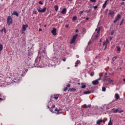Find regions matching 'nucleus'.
<instances>
[{"label": "nucleus", "mask_w": 125, "mask_h": 125, "mask_svg": "<svg viewBox=\"0 0 125 125\" xmlns=\"http://www.w3.org/2000/svg\"><path fill=\"white\" fill-rule=\"evenodd\" d=\"M13 20L12 18L10 16H9L7 17V24L8 25V26H10L11 24H12Z\"/></svg>", "instance_id": "1"}, {"label": "nucleus", "mask_w": 125, "mask_h": 125, "mask_svg": "<svg viewBox=\"0 0 125 125\" xmlns=\"http://www.w3.org/2000/svg\"><path fill=\"white\" fill-rule=\"evenodd\" d=\"M37 10L38 12H40V13H43V12H45V10H46V8L44 7L43 9H42L41 7H39L38 8H37Z\"/></svg>", "instance_id": "2"}, {"label": "nucleus", "mask_w": 125, "mask_h": 125, "mask_svg": "<svg viewBox=\"0 0 125 125\" xmlns=\"http://www.w3.org/2000/svg\"><path fill=\"white\" fill-rule=\"evenodd\" d=\"M77 38H78V35H75L73 36L72 39L71 40L70 43L72 44L76 42V40H77Z\"/></svg>", "instance_id": "3"}, {"label": "nucleus", "mask_w": 125, "mask_h": 125, "mask_svg": "<svg viewBox=\"0 0 125 125\" xmlns=\"http://www.w3.org/2000/svg\"><path fill=\"white\" fill-rule=\"evenodd\" d=\"M109 43V39H106V41H104L103 43V46H105L104 47V49H106V48H107V44Z\"/></svg>", "instance_id": "4"}, {"label": "nucleus", "mask_w": 125, "mask_h": 125, "mask_svg": "<svg viewBox=\"0 0 125 125\" xmlns=\"http://www.w3.org/2000/svg\"><path fill=\"white\" fill-rule=\"evenodd\" d=\"M124 110L119 108L114 110L113 113H123Z\"/></svg>", "instance_id": "5"}, {"label": "nucleus", "mask_w": 125, "mask_h": 125, "mask_svg": "<svg viewBox=\"0 0 125 125\" xmlns=\"http://www.w3.org/2000/svg\"><path fill=\"white\" fill-rule=\"evenodd\" d=\"M121 19V15H117V17L115 18V20L113 21V23H117V21Z\"/></svg>", "instance_id": "6"}, {"label": "nucleus", "mask_w": 125, "mask_h": 125, "mask_svg": "<svg viewBox=\"0 0 125 125\" xmlns=\"http://www.w3.org/2000/svg\"><path fill=\"white\" fill-rule=\"evenodd\" d=\"M55 114H57V115H60V114H62V113H63V112L62 111H60V110H58L57 108H56L55 109Z\"/></svg>", "instance_id": "7"}, {"label": "nucleus", "mask_w": 125, "mask_h": 125, "mask_svg": "<svg viewBox=\"0 0 125 125\" xmlns=\"http://www.w3.org/2000/svg\"><path fill=\"white\" fill-rule=\"evenodd\" d=\"M51 33L53 36H56V28H53Z\"/></svg>", "instance_id": "8"}, {"label": "nucleus", "mask_w": 125, "mask_h": 125, "mask_svg": "<svg viewBox=\"0 0 125 125\" xmlns=\"http://www.w3.org/2000/svg\"><path fill=\"white\" fill-rule=\"evenodd\" d=\"M66 12H67V9L64 8L61 12V13H62V14H66Z\"/></svg>", "instance_id": "9"}, {"label": "nucleus", "mask_w": 125, "mask_h": 125, "mask_svg": "<svg viewBox=\"0 0 125 125\" xmlns=\"http://www.w3.org/2000/svg\"><path fill=\"white\" fill-rule=\"evenodd\" d=\"M26 28H28V24L22 25V31H23V32H25V31H26Z\"/></svg>", "instance_id": "10"}, {"label": "nucleus", "mask_w": 125, "mask_h": 125, "mask_svg": "<svg viewBox=\"0 0 125 125\" xmlns=\"http://www.w3.org/2000/svg\"><path fill=\"white\" fill-rule=\"evenodd\" d=\"M14 77L15 78L16 80H19V75L17 73H15L14 74Z\"/></svg>", "instance_id": "11"}, {"label": "nucleus", "mask_w": 125, "mask_h": 125, "mask_svg": "<svg viewBox=\"0 0 125 125\" xmlns=\"http://www.w3.org/2000/svg\"><path fill=\"white\" fill-rule=\"evenodd\" d=\"M92 83L93 84H94V85H96L97 84H98V83H99V82H98V80H95L93 81L92 82Z\"/></svg>", "instance_id": "12"}, {"label": "nucleus", "mask_w": 125, "mask_h": 125, "mask_svg": "<svg viewBox=\"0 0 125 125\" xmlns=\"http://www.w3.org/2000/svg\"><path fill=\"white\" fill-rule=\"evenodd\" d=\"M101 123H103V120L102 119H100L97 121V125H100L101 124Z\"/></svg>", "instance_id": "13"}, {"label": "nucleus", "mask_w": 125, "mask_h": 125, "mask_svg": "<svg viewBox=\"0 0 125 125\" xmlns=\"http://www.w3.org/2000/svg\"><path fill=\"white\" fill-rule=\"evenodd\" d=\"M81 63V61L80 60L77 61V62H75V67H78V65Z\"/></svg>", "instance_id": "14"}, {"label": "nucleus", "mask_w": 125, "mask_h": 125, "mask_svg": "<svg viewBox=\"0 0 125 125\" xmlns=\"http://www.w3.org/2000/svg\"><path fill=\"white\" fill-rule=\"evenodd\" d=\"M91 107V105L88 104V105H86V104H84L83 105V107L86 108H90Z\"/></svg>", "instance_id": "15"}, {"label": "nucleus", "mask_w": 125, "mask_h": 125, "mask_svg": "<svg viewBox=\"0 0 125 125\" xmlns=\"http://www.w3.org/2000/svg\"><path fill=\"white\" fill-rule=\"evenodd\" d=\"M108 14L109 15H114V14H115V12L113 11L109 10Z\"/></svg>", "instance_id": "16"}, {"label": "nucleus", "mask_w": 125, "mask_h": 125, "mask_svg": "<svg viewBox=\"0 0 125 125\" xmlns=\"http://www.w3.org/2000/svg\"><path fill=\"white\" fill-rule=\"evenodd\" d=\"M58 96H52L51 97V99H52L53 98H54V99H55L56 100H57V99H58Z\"/></svg>", "instance_id": "17"}, {"label": "nucleus", "mask_w": 125, "mask_h": 125, "mask_svg": "<svg viewBox=\"0 0 125 125\" xmlns=\"http://www.w3.org/2000/svg\"><path fill=\"white\" fill-rule=\"evenodd\" d=\"M115 96L116 100H118V99H120V96H119V94H118L117 93L115 94Z\"/></svg>", "instance_id": "18"}, {"label": "nucleus", "mask_w": 125, "mask_h": 125, "mask_svg": "<svg viewBox=\"0 0 125 125\" xmlns=\"http://www.w3.org/2000/svg\"><path fill=\"white\" fill-rule=\"evenodd\" d=\"M13 15H16V16H17V17H18V16H19V15L18 14V13H17V12L16 11H14L13 13Z\"/></svg>", "instance_id": "19"}, {"label": "nucleus", "mask_w": 125, "mask_h": 125, "mask_svg": "<svg viewBox=\"0 0 125 125\" xmlns=\"http://www.w3.org/2000/svg\"><path fill=\"white\" fill-rule=\"evenodd\" d=\"M95 31L97 32V34L100 33V28H96Z\"/></svg>", "instance_id": "20"}, {"label": "nucleus", "mask_w": 125, "mask_h": 125, "mask_svg": "<svg viewBox=\"0 0 125 125\" xmlns=\"http://www.w3.org/2000/svg\"><path fill=\"white\" fill-rule=\"evenodd\" d=\"M81 84L82 85V86L81 87L82 88H85V86H86L85 83H82Z\"/></svg>", "instance_id": "21"}, {"label": "nucleus", "mask_w": 125, "mask_h": 125, "mask_svg": "<svg viewBox=\"0 0 125 125\" xmlns=\"http://www.w3.org/2000/svg\"><path fill=\"white\" fill-rule=\"evenodd\" d=\"M107 81L110 84H113V80H111V79H109Z\"/></svg>", "instance_id": "22"}, {"label": "nucleus", "mask_w": 125, "mask_h": 125, "mask_svg": "<svg viewBox=\"0 0 125 125\" xmlns=\"http://www.w3.org/2000/svg\"><path fill=\"white\" fill-rule=\"evenodd\" d=\"M116 48H117V51H118V52H120L121 51V47L119 46H117L116 47Z\"/></svg>", "instance_id": "23"}, {"label": "nucleus", "mask_w": 125, "mask_h": 125, "mask_svg": "<svg viewBox=\"0 0 125 125\" xmlns=\"http://www.w3.org/2000/svg\"><path fill=\"white\" fill-rule=\"evenodd\" d=\"M3 48V46L2 45V44H0V51L2 50Z\"/></svg>", "instance_id": "24"}, {"label": "nucleus", "mask_w": 125, "mask_h": 125, "mask_svg": "<svg viewBox=\"0 0 125 125\" xmlns=\"http://www.w3.org/2000/svg\"><path fill=\"white\" fill-rule=\"evenodd\" d=\"M90 91H85L84 92V94H89Z\"/></svg>", "instance_id": "25"}, {"label": "nucleus", "mask_w": 125, "mask_h": 125, "mask_svg": "<svg viewBox=\"0 0 125 125\" xmlns=\"http://www.w3.org/2000/svg\"><path fill=\"white\" fill-rule=\"evenodd\" d=\"M54 8H55L56 11H58V6L55 5Z\"/></svg>", "instance_id": "26"}, {"label": "nucleus", "mask_w": 125, "mask_h": 125, "mask_svg": "<svg viewBox=\"0 0 125 125\" xmlns=\"http://www.w3.org/2000/svg\"><path fill=\"white\" fill-rule=\"evenodd\" d=\"M112 120L111 119V118L110 119V121L109 122V123H108V125H112Z\"/></svg>", "instance_id": "27"}, {"label": "nucleus", "mask_w": 125, "mask_h": 125, "mask_svg": "<svg viewBox=\"0 0 125 125\" xmlns=\"http://www.w3.org/2000/svg\"><path fill=\"white\" fill-rule=\"evenodd\" d=\"M118 58V57L117 56H115L112 58V61L114 62V61H115L116 60V59H117Z\"/></svg>", "instance_id": "28"}, {"label": "nucleus", "mask_w": 125, "mask_h": 125, "mask_svg": "<svg viewBox=\"0 0 125 125\" xmlns=\"http://www.w3.org/2000/svg\"><path fill=\"white\" fill-rule=\"evenodd\" d=\"M72 20L73 21H76V20H77V17H76V16L73 17L72 18Z\"/></svg>", "instance_id": "29"}, {"label": "nucleus", "mask_w": 125, "mask_h": 125, "mask_svg": "<svg viewBox=\"0 0 125 125\" xmlns=\"http://www.w3.org/2000/svg\"><path fill=\"white\" fill-rule=\"evenodd\" d=\"M94 37H95V39H98V34H97H97L96 35H94Z\"/></svg>", "instance_id": "30"}, {"label": "nucleus", "mask_w": 125, "mask_h": 125, "mask_svg": "<svg viewBox=\"0 0 125 125\" xmlns=\"http://www.w3.org/2000/svg\"><path fill=\"white\" fill-rule=\"evenodd\" d=\"M2 32H3L4 33H6V29L5 28H3V29H2Z\"/></svg>", "instance_id": "31"}, {"label": "nucleus", "mask_w": 125, "mask_h": 125, "mask_svg": "<svg viewBox=\"0 0 125 125\" xmlns=\"http://www.w3.org/2000/svg\"><path fill=\"white\" fill-rule=\"evenodd\" d=\"M94 75V73L93 72H91V73L90 74V76H91V77H93Z\"/></svg>", "instance_id": "32"}, {"label": "nucleus", "mask_w": 125, "mask_h": 125, "mask_svg": "<svg viewBox=\"0 0 125 125\" xmlns=\"http://www.w3.org/2000/svg\"><path fill=\"white\" fill-rule=\"evenodd\" d=\"M102 91H106V88L105 87H102Z\"/></svg>", "instance_id": "33"}, {"label": "nucleus", "mask_w": 125, "mask_h": 125, "mask_svg": "<svg viewBox=\"0 0 125 125\" xmlns=\"http://www.w3.org/2000/svg\"><path fill=\"white\" fill-rule=\"evenodd\" d=\"M106 4H105V3H104L103 4V8H105V7H106Z\"/></svg>", "instance_id": "34"}, {"label": "nucleus", "mask_w": 125, "mask_h": 125, "mask_svg": "<svg viewBox=\"0 0 125 125\" xmlns=\"http://www.w3.org/2000/svg\"><path fill=\"white\" fill-rule=\"evenodd\" d=\"M83 11H80V12H79V14H80V15H82V14H83Z\"/></svg>", "instance_id": "35"}, {"label": "nucleus", "mask_w": 125, "mask_h": 125, "mask_svg": "<svg viewBox=\"0 0 125 125\" xmlns=\"http://www.w3.org/2000/svg\"><path fill=\"white\" fill-rule=\"evenodd\" d=\"M91 2H96V0H90Z\"/></svg>", "instance_id": "36"}, {"label": "nucleus", "mask_w": 125, "mask_h": 125, "mask_svg": "<svg viewBox=\"0 0 125 125\" xmlns=\"http://www.w3.org/2000/svg\"><path fill=\"white\" fill-rule=\"evenodd\" d=\"M67 89H68L67 87H64L63 89V91H66V90H67Z\"/></svg>", "instance_id": "37"}, {"label": "nucleus", "mask_w": 125, "mask_h": 125, "mask_svg": "<svg viewBox=\"0 0 125 125\" xmlns=\"http://www.w3.org/2000/svg\"><path fill=\"white\" fill-rule=\"evenodd\" d=\"M39 3L40 4H42V5L43 4V3H42V1H40L39 2Z\"/></svg>", "instance_id": "38"}, {"label": "nucleus", "mask_w": 125, "mask_h": 125, "mask_svg": "<svg viewBox=\"0 0 125 125\" xmlns=\"http://www.w3.org/2000/svg\"><path fill=\"white\" fill-rule=\"evenodd\" d=\"M71 91H75V90H76V89H75V88H72V89H71Z\"/></svg>", "instance_id": "39"}, {"label": "nucleus", "mask_w": 125, "mask_h": 125, "mask_svg": "<svg viewBox=\"0 0 125 125\" xmlns=\"http://www.w3.org/2000/svg\"><path fill=\"white\" fill-rule=\"evenodd\" d=\"M123 23H124V21H121V22L120 24V26H122V24H123Z\"/></svg>", "instance_id": "40"}, {"label": "nucleus", "mask_w": 125, "mask_h": 125, "mask_svg": "<svg viewBox=\"0 0 125 125\" xmlns=\"http://www.w3.org/2000/svg\"><path fill=\"white\" fill-rule=\"evenodd\" d=\"M33 14H37V11H33Z\"/></svg>", "instance_id": "41"}, {"label": "nucleus", "mask_w": 125, "mask_h": 125, "mask_svg": "<svg viewBox=\"0 0 125 125\" xmlns=\"http://www.w3.org/2000/svg\"><path fill=\"white\" fill-rule=\"evenodd\" d=\"M94 9H96L97 8V6H95L93 7Z\"/></svg>", "instance_id": "42"}, {"label": "nucleus", "mask_w": 125, "mask_h": 125, "mask_svg": "<svg viewBox=\"0 0 125 125\" xmlns=\"http://www.w3.org/2000/svg\"><path fill=\"white\" fill-rule=\"evenodd\" d=\"M108 0H106L105 1V2H104V3H105V4H106V3H107V2H108Z\"/></svg>", "instance_id": "43"}, {"label": "nucleus", "mask_w": 125, "mask_h": 125, "mask_svg": "<svg viewBox=\"0 0 125 125\" xmlns=\"http://www.w3.org/2000/svg\"><path fill=\"white\" fill-rule=\"evenodd\" d=\"M42 28H40V29H39V32H42Z\"/></svg>", "instance_id": "44"}, {"label": "nucleus", "mask_w": 125, "mask_h": 125, "mask_svg": "<svg viewBox=\"0 0 125 125\" xmlns=\"http://www.w3.org/2000/svg\"><path fill=\"white\" fill-rule=\"evenodd\" d=\"M114 35V31H112L111 33V35L113 36Z\"/></svg>", "instance_id": "45"}, {"label": "nucleus", "mask_w": 125, "mask_h": 125, "mask_svg": "<svg viewBox=\"0 0 125 125\" xmlns=\"http://www.w3.org/2000/svg\"><path fill=\"white\" fill-rule=\"evenodd\" d=\"M52 108H55V105L53 104V105L52 106Z\"/></svg>", "instance_id": "46"}, {"label": "nucleus", "mask_w": 125, "mask_h": 125, "mask_svg": "<svg viewBox=\"0 0 125 125\" xmlns=\"http://www.w3.org/2000/svg\"><path fill=\"white\" fill-rule=\"evenodd\" d=\"M69 27V25L68 24L65 25V28H68Z\"/></svg>", "instance_id": "47"}, {"label": "nucleus", "mask_w": 125, "mask_h": 125, "mask_svg": "<svg viewBox=\"0 0 125 125\" xmlns=\"http://www.w3.org/2000/svg\"><path fill=\"white\" fill-rule=\"evenodd\" d=\"M62 61H63L64 62H65V61H66V59H62Z\"/></svg>", "instance_id": "48"}, {"label": "nucleus", "mask_w": 125, "mask_h": 125, "mask_svg": "<svg viewBox=\"0 0 125 125\" xmlns=\"http://www.w3.org/2000/svg\"><path fill=\"white\" fill-rule=\"evenodd\" d=\"M100 80H101V78H99V79H98L97 80V81H98V82L99 81H100Z\"/></svg>", "instance_id": "49"}, {"label": "nucleus", "mask_w": 125, "mask_h": 125, "mask_svg": "<svg viewBox=\"0 0 125 125\" xmlns=\"http://www.w3.org/2000/svg\"><path fill=\"white\" fill-rule=\"evenodd\" d=\"M110 41H112V37H109Z\"/></svg>", "instance_id": "50"}, {"label": "nucleus", "mask_w": 125, "mask_h": 125, "mask_svg": "<svg viewBox=\"0 0 125 125\" xmlns=\"http://www.w3.org/2000/svg\"><path fill=\"white\" fill-rule=\"evenodd\" d=\"M70 85H70V84H68L67 85L68 87H70Z\"/></svg>", "instance_id": "51"}, {"label": "nucleus", "mask_w": 125, "mask_h": 125, "mask_svg": "<svg viewBox=\"0 0 125 125\" xmlns=\"http://www.w3.org/2000/svg\"><path fill=\"white\" fill-rule=\"evenodd\" d=\"M76 57H77V58H79V57H80L79 56V55H77Z\"/></svg>", "instance_id": "52"}, {"label": "nucleus", "mask_w": 125, "mask_h": 125, "mask_svg": "<svg viewBox=\"0 0 125 125\" xmlns=\"http://www.w3.org/2000/svg\"><path fill=\"white\" fill-rule=\"evenodd\" d=\"M90 43H91V42H89L88 44H90Z\"/></svg>", "instance_id": "53"}, {"label": "nucleus", "mask_w": 125, "mask_h": 125, "mask_svg": "<svg viewBox=\"0 0 125 125\" xmlns=\"http://www.w3.org/2000/svg\"><path fill=\"white\" fill-rule=\"evenodd\" d=\"M78 31H79V30H78V29H77V30H76V33H78Z\"/></svg>", "instance_id": "54"}, {"label": "nucleus", "mask_w": 125, "mask_h": 125, "mask_svg": "<svg viewBox=\"0 0 125 125\" xmlns=\"http://www.w3.org/2000/svg\"><path fill=\"white\" fill-rule=\"evenodd\" d=\"M123 82H124V83H125V78L123 79Z\"/></svg>", "instance_id": "55"}, {"label": "nucleus", "mask_w": 125, "mask_h": 125, "mask_svg": "<svg viewBox=\"0 0 125 125\" xmlns=\"http://www.w3.org/2000/svg\"><path fill=\"white\" fill-rule=\"evenodd\" d=\"M88 18H86V20H88Z\"/></svg>", "instance_id": "56"}, {"label": "nucleus", "mask_w": 125, "mask_h": 125, "mask_svg": "<svg viewBox=\"0 0 125 125\" xmlns=\"http://www.w3.org/2000/svg\"><path fill=\"white\" fill-rule=\"evenodd\" d=\"M100 42H102V40L101 39V40H100Z\"/></svg>", "instance_id": "57"}, {"label": "nucleus", "mask_w": 125, "mask_h": 125, "mask_svg": "<svg viewBox=\"0 0 125 125\" xmlns=\"http://www.w3.org/2000/svg\"><path fill=\"white\" fill-rule=\"evenodd\" d=\"M48 108L49 109V105H47Z\"/></svg>", "instance_id": "58"}, {"label": "nucleus", "mask_w": 125, "mask_h": 125, "mask_svg": "<svg viewBox=\"0 0 125 125\" xmlns=\"http://www.w3.org/2000/svg\"><path fill=\"white\" fill-rule=\"evenodd\" d=\"M122 4H125V2H122Z\"/></svg>", "instance_id": "59"}, {"label": "nucleus", "mask_w": 125, "mask_h": 125, "mask_svg": "<svg viewBox=\"0 0 125 125\" xmlns=\"http://www.w3.org/2000/svg\"><path fill=\"white\" fill-rule=\"evenodd\" d=\"M0 100H2V98H0Z\"/></svg>", "instance_id": "60"}, {"label": "nucleus", "mask_w": 125, "mask_h": 125, "mask_svg": "<svg viewBox=\"0 0 125 125\" xmlns=\"http://www.w3.org/2000/svg\"><path fill=\"white\" fill-rule=\"evenodd\" d=\"M44 27H46V25H44Z\"/></svg>", "instance_id": "61"}, {"label": "nucleus", "mask_w": 125, "mask_h": 125, "mask_svg": "<svg viewBox=\"0 0 125 125\" xmlns=\"http://www.w3.org/2000/svg\"><path fill=\"white\" fill-rule=\"evenodd\" d=\"M78 84H79V85H80V84H81V83H78Z\"/></svg>", "instance_id": "62"}, {"label": "nucleus", "mask_w": 125, "mask_h": 125, "mask_svg": "<svg viewBox=\"0 0 125 125\" xmlns=\"http://www.w3.org/2000/svg\"><path fill=\"white\" fill-rule=\"evenodd\" d=\"M51 112H52V110H50Z\"/></svg>", "instance_id": "63"}, {"label": "nucleus", "mask_w": 125, "mask_h": 125, "mask_svg": "<svg viewBox=\"0 0 125 125\" xmlns=\"http://www.w3.org/2000/svg\"><path fill=\"white\" fill-rule=\"evenodd\" d=\"M124 47H125V44H124Z\"/></svg>", "instance_id": "64"}]
</instances>
